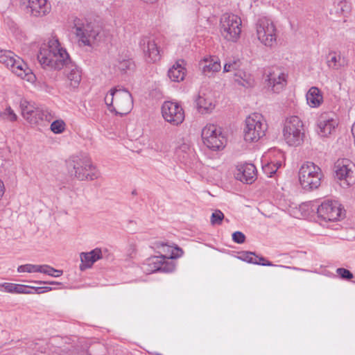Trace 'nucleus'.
I'll use <instances>...</instances> for the list:
<instances>
[{
  "instance_id": "f257e3e1",
  "label": "nucleus",
  "mask_w": 355,
  "mask_h": 355,
  "mask_svg": "<svg viewBox=\"0 0 355 355\" xmlns=\"http://www.w3.org/2000/svg\"><path fill=\"white\" fill-rule=\"evenodd\" d=\"M37 60L43 68L49 67L60 70L72 64L69 54L60 46L58 39H52L48 46L41 47L37 54Z\"/></svg>"
},
{
  "instance_id": "f03ea898",
  "label": "nucleus",
  "mask_w": 355,
  "mask_h": 355,
  "mask_svg": "<svg viewBox=\"0 0 355 355\" xmlns=\"http://www.w3.org/2000/svg\"><path fill=\"white\" fill-rule=\"evenodd\" d=\"M66 165L69 176L79 181H92L100 175L91 158L85 153L71 156L66 161Z\"/></svg>"
},
{
  "instance_id": "7ed1b4c3",
  "label": "nucleus",
  "mask_w": 355,
  "mask_h": 355,
  "mask_svg": "<svg viewBox=\"0 0 355 355\" xmlns=\"http://www.w3.org/2000/svg\"><path fill=\"white\" fill-rule=\"evenodd\" d=\"M298 175L300 185L306 191L319 188L323 178L321 168L311 162H307L301 166Z\"/></svg>"
},
{
  "instance_id": "20e7f679",
  "label": "nucleus",
  "mask_w": 355,
  "mask_h": 355,
  "mask_svg": "<svg viewBox=\"0 0 355 355\" xmlns=\"http://www.w3.org/2000/svg\"><path fill=\"white\" fill-rule=\"evenodd\" d=\"M245 123L243 137L245 141L256 142L265 136L268 125L261 114L254 113L250 115Z\"/></svg>"
},
{
  "instance_id": "39448f33",
  "label": "nucleus",
  "mask_w": 355,
  "mask_h": 355,
  "mask_svg": "<svg viewBox=\"0 0 355 355\" xmlns=\"http://www.w3.org/2000/svg\"><path fill=\"white\" fill-rule=\"evenodd\" d=\"M283 135L289 146H297L304 139V125L297 116L286 118L284 122Z\"/></svg>"
},
{
  "instance_id": "423d86ee",
  "label": "nucleus",
  "mask_w": 355,
  "mask_h": 355,
  "mask_svg": "<svg viewBox=\"0 0 355 355\" xmlns=\"http://www.w3.org/2000/svg\"><path fill=\"white\" fill-rule=\"evenodd\" d=\"M241 19L233 14L225 13L220 21V31L227 41L236 42L241 32Z\"/></svg>"
},
{
  "instance_id": "0eeeda50",
  "label": "nucleus",
  "mask_w": 355,
  "mask_h": 355,
  "mask_svg": "<svg viewBox=\"0 0 355 355\" xmlns=\"http://www.w3.org/2000/svg\"><path fill=\"white\" fill-rule=\"evenodd\" d=\"M76 34L85 46H91L99 35L101 28L95 22L76 18L74 20Z\"/></svg>"
},
{
  "instance_id": "6e6552de",
  "label": "nucleus",
  "mask_w": 355,
  "mask_h": 355,
  "mask_svg": "<svg viewBox=\"0 0 355 355\" xmlns=\"http://www.w3.org/2000/svg\"><path fill=\"white\" fill-rule=\"evenodd\" d=\"M161 110L164 119L172 125L178 126L184 120V111L177 102L165 101Z\"/></svg>"
},
{
  "instance_id": "1a4fd4ad",
  "label": "nucleus",
  "mask_w": 355,
  "mask_h": 355,
  "mask_svg": "<svg viewBox=\"0 0 355 355\" xmlns=\"http://www.w3.org/2000/svg\"><path fill=\"white\" fill-rule=\"evenodd\" d=\"M257 34L259 40L266 46H272L276 42V28L269 19L261 18L258 20Z\"/></svg>"
},
{
  "instance_id": "9d476101",
  "label": "nucleus",
  "mask_w": 355,
  "mask_h": 355,
  "mask_svg": "<svg viewBox=\"0 0 355 355\" xmlns=\"http://www.w3.org/2000/svg\"><path fill=\"white\" fill-rule=\"evenodd\" d=\"M132 107L133 99L130 92L125 88L115 87V114L125 115L130 112Z\"/></svg>"
},
{
  "instance_id": "9b49d317",
  "label": "nucleus",
  "mask_w": 355,
  "mask_h": 355,
  "mask_svg": "<svg viewBox=\"0 0 355 355\" xmlns=\"http://www.w3.org/2000/svg\"><path fill=\"white\" fill-rule=\"evenodd\" d=\"M142 50L145 59L148 62H155L160 60L161 54L155 40L151 37H142L139 43Z\"/></svg>"
},
{
  "instance_id": "f8f14e48",
  "label": "nucleus",
  "mask_w": 355,
  "mask_h": 355,
  "mask_svg": "<svg viewBox=\"0 0 355 355\" xmlns=\"http://www.w3.org/2000/svg\"><path fill=\"white\" fill-rule=\"evenodd\" d=\"M317 213L324 220L335 221L341 217L342 209L337 202L327 200L321 203Z\"/></svg>"
},
{
  "instance_id": "ddd939ff",
  "label": "nucleus",
  "mask_w": 355,
  "mask_h": 355,
  "mask_svg": "<svg viewBox=\"0 0 355 355\" xmlns=\"http://www.w3.org/2000/svg\"><path fill=\"white\" fill-rule=\"evenodd\" d=\"M268 85L275 93H279L286 85V75L278 68L270 69L266 72Z\"/></svg>"
},
{
  "instance_id": "4468645a",
  "label": "nucleus",
  "mask_w": 355,
  "mask_h": 355,
  "mask_svg": "<svg viewBox=\"0 0 355 355\" xmlns=\"http://www.w3.org/2000/svg\"><path fill=\"white\" fill-rule=\"evenodd\" d=\"M349 166V160L347 159H338L334 164L336 177L340 180H345L347 186L354 181V172Z\"/></svg>"
},
{
  "instance_id": "2eb2a0df",
  "label": "nucleus",
  "mask_w": 355,
  "mask_h": 355,
  "mask_svg": "<svg viewBox=\"0 0 355 355\" xmlns=\"http://www.w3.org/2000/svg\"><path fill=\"white\" fill-rule=\"evenodd\" d=\"M17 76L21 77L30 83H34L36 80L35 75L32 72L31 69L28 67L27 64L24 62L19 57H17L15 63L9 68Z\"/></svg>"
},
{
  "instance_id": "dca6fc26",
  "label": "nucleus",
  "mask_w": 355,
  "mask_h": 355,
  "mask_svg": "<svg viewBox=\"0 0 355 355\" xmlns=\"http://www.w3.org/2000/svg\"><path fill=\"white\" fill-rule=\"evenodd\" d=\"M27 12L34 17H42L51 10V5L47 0H28Z\"/></svg>"
},
{
  "instance_id": "f3484780",
  "label": "nucleus",
  "mask_w": 355,
  "mask_h": 355,
  "mask_svg": "<svg viewBox=\"0 0 355 355\" xmlns=\"http://www.w3.org/2000/svg\"><path fill=\"white\" fill-rule=\"evenodd\" d=\"M338 125V121L329 116L327 114H322L318 121V133L321 137H327L331 134Z\"/></svg>"
},
{
  "instance_id": "a211bd4d",
  "label": "nucleus",
  "mask_w": 355,
  "mask_h": 355,
  "mask_svg": "<svg viewBox=\"0 0 355 355\" xmlns=\"http://www.w3.org/2000/svg\"><path fill=\"white\" fill-rule=\"evenodd\" d=\"M80 257L81 260L80 269L83 271L92 267L94 262L102 259V251L100 248H95L89 252H81Z\"/></svg>"
},
{
  "instance_id": "6ab92c4d",
  "label": "nucleus",
  "mask_w": 355,
  "mask_h": 355,
  "mask_svg": "<svg viewBox=\"0 0 355 355\" xmlns=\"http://www.w3.org/2000/svg\"><path fill=\"white\" fill-rule=\"evenodd\" d=\"M256 167L252 164H245L238 168L236 173L237 180L246 182L252 183L255 180Z\"/></svg>"
},
{
  "instance_id": "aec40b11",
  "label": "nucleus",
  "mask_w": 355,
  "mask_h": 355,
  "mask_svg": "<svg viewBox=\"0 0 355 355\" xmlns=\"http://www.w3.org/2000/svg\"><path fill=\"white\" fill-rule=\"evenodd\" d=\"M64 73L69 82V85L72 88H77L80 83L82 72L80 69L74 63L67 65L64 69Z\"/></svg>"
},
{
  "instance_id": "412c9836",
  "label": "nucleus",
  "mask_w": 355,
  "mask_h": 355,
  "mask_svg": "<svg viewBox=\"0 0 355 355\" xmlns=\"http://www.w3.org/2000/svg\"><path fill=\"white\" fill-rule=\"evenodd\" d=\"M53 118V116L49 111L36 107L31 115L27 116L26 121L32 125H37L44 121L50 122Z\"/></svg>"
},
{
  "instance_id": "4be33fe9",
  "label": "nucleus",
  "mask_w": 355,
  "mask_h": 355,
  "mask_svg": "<svg viewBox=\"0 0 355 355\" xmlns=\"http://www.w3.org/2000/svg\"><path fill=\"white\" fill-rule=\"evenodd\" d=\"M183 60H179L169 69L168 76L172 81L180 82L184 80L186 72Z\"/></svg>"
},
{
  "instance_id": "5701e85b",
  "label": "nucleus",
  "mask_w": 355,
  "mask_h": 355,
  "mask_svg": "<svg viewBox=\"0 0 355 355\" xmlns=\"http://www.w3.org/2000/svg\"><path fill=\"white\" fill-rule=\"evenodd\" d=\"M166 259V256L152 257L146 260L142 265L143 270L148 274L159 272L162 265V261Z\"/></svg>"
},
{
  "instance_id": "b1692460",
  "label": "nucleus",
  "mask_w": 355,
  "mask_h": 355,
  "mask_svg": "<svg viewBox=\"0 0 355 355\" xmlns=\"http://www.w3.org/2000/svg\"><path fill=\"white\" fill-rule=\"evenodd\" d=\"M307 103L312 107H317L323 101V97L320 90L316 87L309 89L306 95Z\"/></svg>"
},
{
  "instance_id": "393cba45",
  "label": "nucleus",
  "mask_w": 355,
  "mask_h": 355,
  "mask_svg": "<svg viewBox=\"0 0 355 355\" xmlns=\"http://www.w3.org/2000/svg\"><path fill=\"white\" fill-rule=\"evenodd\" d=\"M220 69V62L217 58H211L210 60L207 59L204 60L202 71L205 76H211L214 73L219 71Z\"/></svg>"
},
{
  "instance_id": "a878e982",
  "label": "nucleus",
  "mask_w": 355,
  "mask_h": 355,
  "mask_svg": "<svg viewBox=\"0 0 355 355\" xmlns=\"http://www.w3.org/2000/svg\"><path fill=\"white\" fill-rule=\"evenodd\" d=\"M195 102L198 112L201 114L209 113L215 107L212 100L205 97V96L198 95Z\"/></svg>"
},
{
  "instance_id": "bb28decb",
  "label": "nucleus",
  "mask_w": 355,
  "mask_h": 355,
  "mask_svg": "<svg viewBox=\"0 0 355 355\" xmlns=\"http://www.w3.org/2000/svg\"><path fill=\"white\" fill-rule=\"evenodd\" d=\"M226 138L222 133L203 141L204 144L212 150H218L225 147Z\"/></svg>"
},
{
  "instance_id": "cd10ccee",
  "label": "nucleus",
  "mask_w": 355,
  "mask_h": 355,
  "mask_svg": "<svg viewBox=\"0 0 355 355\" xmlns=\"http://www.w3.org/2000/svg\"><path fill=\"white\" fill-rule=\"evenodd\" d=\"M351 3L347 0H334L331 13L346 15L351 10Z\"/></svg>"
},
{
  "instance_id": "c85d7f7f",
  "label": "nucleus",
  "mask_w": 355,
  "mask_h": 355,
  "mask_svg": "<svg viewBox=\"0 0 355 355\" xmlns=\"http://www.w3.org/2000/svg\"><path fill=\"white\" fill-rule=\"evenodd\" d=\"M4 288L5 291L8 293H24L30 294L33 293L30 291L31 287L25 285L15 284L12 283H3L1 285Z\"/></svg>"
},
{
  "instance_id": "c756f323",
  "label": "nucleus",
  "mask_w": 355,
  "mask_h": 355,
  "mask_svg": "<svg viewBox=\"0 0 355 355\" xmlns=\"http://www.w3.org/2000/svg\"><path fill=\"white\" fill-rule=\"evenodd\" d=\"M256 254L254 252L244 251L241 253L239 259L250 263L261 265L264 266H275L272 262H257L255 259Z\"/></svg>"
},
{
  "instance_id": "7c9ffc66",
  "label": "nucleus",
  "mask_w": 355,
  "mask_h": 355,
  "mask_svg": "<svg viewBox=\"0 0 355 355\" xmlns=\"http://www.w3.org/2000/svg\"><path fill=\"white\" fill-rule=\"evenodd\" d=\"M17 57V56L12 51L0 50V62L8 68H10L11 65L14 64L15 60Z\"/></svg>"
},
{
  "instance_id": "2f4dec72",
  "label": "nucleus",
  "mask_w": 355,
  "mask_h": 355,
  "mask_svg": "<svg viewBox=\"0 0 355 355\" xmlns=\"http://www.w3.org/2000/svg\"><path fill=\"white\" fill-rule=\"evenodd\" d=\"M218 133H222L221 129L216 125H207L202 130V141L207 140L211 137L218 135Z\"/></svg>"
},
{
  "instance_id": "473e14b6",
  "label": "nucleus",
  "mask_w": 355,
  "mask_h": 355,
  "mask_svg": "<svg viewBox=\"0 0 355 355\" xmlns=\"http://www.w3.org/2000/svg\"><path fill=\"white\" fill-rule=\"evenodd\" d=\"M19 107L21 109V115L26 120L27 119V116H31V113L36 108L31 103L27 101L25 99H21L20 101Z\"/></svg>"
},
{
  "instance_id": "72a5a7b5",
  "label": "nucleus",
  "mask_w": 355,
  "mask_h": 355,
  "mask_svg": "<svg viewBox=\"0 0 355 355\" xmlns=\"http://www.w3.org/2000/svg\"><path fill=\"white\" fill-rule=\"evenodd\" d=\"M117 67L121 71L126 72L128 70H132L135 64L134 61L130 58H119Z\"/></svg>"
},
{
  "instance_id": "f704fd0d",
  "label": "nucleus",
  "mask_w": 355,
  "mask_h": 355,
  "mask_svg": "<svg viewBox=\"0 0 355 355\" xmlns=\"http://www.w3.org/2000/svg\"><path fill=\"white\" fill-rule=\"evenodd\" d=\"M340 55H337L336 52H330L327 55V63L329 68L337 69L340 64Z\"/></svg>"
},
{
  "instance_id": "c9c22d12",
  "label": "nucleus",
  "mask_w": 355,
  "mask_h": 355,
  "mask_svg": "<svg viewBox=\"0 0 355 355\" xmlns=\"http://www.w3.org/2000/svg\"><path fill=\"white\" fill-rule=\"evenodd\" d=\"M105 102L111 112L115 111V87L111 89L105 97Z\"/></svg>"
},
{
  "instance_id": "e433bc0d",
  "label": "nucleus",
  "mask_w": 355,
  "mask_h": 355,
  "mask_svg": "<svg viewBox=\"0 0 355 355\" xmlns=\"http://www.w3.org/2000/svg\"><path fill=\"white\" fill-rule=\"evenodd\" d=\"M41 267L42 268H40V272L48 275L49 276L58 277L61 276L63 273L62 270L55 269L49 265H41Z\"/></svg>"
},
{
  "instance_id": "4c0bfd02",
  "label": "nucleus",
  "mask_w": 355,
  "mask_h": 355,
  "mask_svg": "<svg viewBox=\"0 0 355 355\" xmlns=\"http://www.w3.org/2000/svg\"><path fill=\"white\" fill-rule=\"evenodd\" d=\"M41 265L25 264L17 268L18 272H40Z\"/></svg>"
},
{
  "instance_id": "58836bf2",
  "label": "nucleus",
  "mask_w": 355,
  "mask_h": 355,
  "mask_svg": "<svg viewBox=\"0 0 355 355\" xmlns=\"http://www.w3.org/2000/svg\"><path fill=\"white\" fill-rule=\"evenodd\" d=\"M162 265L159 272H171L175 269L174 263L170 260V258L166 257V259L162 261Z\"/></svg>"
},
{
  "instance_id": "ea45409f",
  "label": "nucleus",
  "mask_w": 355,
  "mask_h": 355,
  "mask_svg": "<svg viewBox=\"0 0 355 355\" xmlns=\"http://www.w3.org/2000/svg\"><path fill=\"white\" fill-rule=\"evenodd\" d=\"M6 119L10 121H17V116L10 107H8L4 112H0V121Z\"/></svg>"
},
{
  "instance_id": "a19ab883",
  "label": "nucleus",
  "mask_w": 355,
  "mask_h": 355,
  "mask_svg": "<svg viewBox=\"0 0 355 355\" xmlns=\"http://www.w3.org/2000/svg\"><path fill=\"white\" fill-rule=\"evenodd\" d=\"M65 129V123L62 120H55L51 124V130L55 134H60Z\"/></svg>"
},
{
  "instance_id": "79ce46f5",
  "label": "nucleus",
  "mask_w": 355,
  "mask_h": 355,
  "mask_svg": "<svg viewBox=\"0 0 355 355\" xmlns=\"http://www.w3.org/2000/svg\"><path fill=\"white\" fill-rule=\"evenodd\" d=\"M241 66L240 60H230L228 62H226L223 67L224 72H229L232 71H236L239 69Z\"/></svg>"
},
{
  "instance_id": "37998d69",
  "label": "nucleus",
  "mask_w": 355,
  "mask_h": 355,
  "mask_svg": "<svg viewBox=\"0 0 355 355\" xmlns=\"http://www.w3.org/2000/svg\"><path fill=\"white\" fill-rule=\"evenodd\" d=\"M235 80L243 87H249L251 85L250 81L246 78L247 75L245 72L239 71L235 73Z\"/></svg>"
},
{
  "instance_id": "c03bdc74",
  "label": "nucleus",
  "mask_w": 355,
  "mask_h": 355,
  "mask_svg": "<svg viewBox=\"0 0 355 355\" xmlns=\"http://www.w3.org/2000/svg\"><path fill=\"white\" fill-rule=\"evenodd\" d=\"M224 218V214L220 210H216L211 216V223L214 225H220Z\"/></svg>"
},
{
  "instance_id": "a18cd8bd",
  "label": "nucleus",
  "mask_w": 355,
  "mask_h": 355,
  "mask_svg": "<svg viewBox=\"0 0 355 355\" xmlns=\"http://www.w3.org/2000/svg\"><path fill=\"white\" fill-rule=\"evenodd\" d=\"M337 275L344 280H350L354 277L351 271L344 268H338L336 269Z\"/></svg>"
},
{
  "instance_id": "49530a36",
  "label": "nucleus",
  "mask_w": 355,
  "mask_h": 355,
  "mask_svg": "<svg viewBox=\"0 0 355 355\" xmlns=\"http://www.w3.org/2000/svg\"><path fill=\"white\" fill-rule=\"evenodd\" d=\"M278 170V166H276L275 163H268L263 166V173L267 175L268 177H272Z\"/></svg>"
},
{
  "instance_id": "de8ad7c7",
  "label": "nucleus",
  "mask_w": 355,
  "mask_h": 355,
  "mask_svg": "<svg viewBox=\"0 0 355 355\" xmlns=\"http://www.w3.org/2000/svg\"><path fill=\"white\" fill-rule=\"evenodd\" d=\"M232 240L236 243L241 244L245 242V236L241 232L236 231L232 234Z\"/></svg>"
},
{
  "instance_id": "09e8293b",
  "label": "nucleus",
  "mask_w": 355,
  "mask_h": 355,
  "mask_svg": "<svg viewBox=\"0 0 355 355\" xmlns=\"http://www.w3.org/2000/svg\"><path fill=\"white\" fill-rule=\"evenodd\" d=\"M184 252L182 248L178 246L175 247L174 250L172 251L171 258V259H177L182 256Z\"/></svg>"
},
{
  "instance_id": "8fccbe9b",
  "label": "nucleus",
  "mask_w": 355,
  "mask_h": 355,
  "mask_svg": "<svg viewBox=\"0 0 355 355\" xmlns=\"http://www.w3.org/2000/svg\"><path fill=\"white\" fill-rule=\"evenodd\" d=\"M35 290V293L37 294L44 293L52 290V288L50 286H40V287H31Z\"/></svg>"
},
{
  "instance_id": "3c124183",
  "label": "nucleus",
  "mask_w": 355,
  "mask_h": 355,
  "mask_svg": "<svg viewBox=\"0 0 355 355\" xmlns=\"http://www.w3.org/2000/svg\"><path fill=\"white\" fill-rule=\"evenodd\" d=\"M37 283L40 284H51V285H60V284H61V283L57 282H42V281H40V282H37Z\"/></svg>"
},
{
  "instance_id": "603ef678",
  "label": "nucleus",
  "mask_w": 355,
  "mask_h": 355,
  "mask_svg": "<svg viewBox=\"0 0 355 355\" xmlns=\"http://www.w3.org/2000/svg\"><path fill=\"white\" fill-rule=\"evenodd\" d=\"M255 259H256V260L259 259V261H257V262H270L269 261H268L263 257H259V256H258L257 254L255 256Z\"/></svg>"
},
{
  "instance_id": "864d4df0",
  "label": "nucleus",
  "mask_w": 355,
  "mask_h": 355,
  "mask_svg": "<svg viewBox=\"0 0 355 355\" xmlns=\"http://www.w3.org/2000/svg\"><path fill=\"white\" fill-rule=\"evenodd\" d=\"M276 165V166H278V168L281 166V163L279 162H277L276 164H275Z\"/></svg>"
},
{
  "instance_id": "5fc2aeb1",
  "label": "nucleus",
  "mask_w": 355,
  "mask_h": 355,
  "mask_svg": "<svg viewBox=\"0 0 355 355\" xmlns=\"http://www.w3.org/2000/svg\"><path fill=\"white\" fill-rule=\"evenodd\" d=\"M132 195H136V194H137V191H136V190H133V191H132Z\"/></svg>"
},
{
  "instance_id": "6e6d98bb",
  "label": "nucleus",
  "mask_w": 355,
  "mask_h": 355,
  "mask_svg": "<svg viewBox=\"0 0 355 355\" xmlns=\"http://www.w3.org/2000/svg\"><path fill=\"white\" fill-rule=\"evenodd\" d=\"M279 266V267H283V266H282V265H279V266ZM284 268H286V266H284Z\"/></svg>"
},
{
  "instance_id": "4d7b16f0",
  "label": "nucleus",
  "mask_w": 355,
  "mask_h": 355,
  "mask_svg": "<svg viewBox=\"0 0 355 355\" xmlns=\"http://www.w3.org/2000/svg\"><path fill=\"white\" fill-rule=\"evenodd\" d=\"M156 355H162V354H159V353H157V354H156Z\"/></svg>"
},
{
  "instance_id": "13d9d810",
  "label": "nucleus",
  "mask_w": 355,
  "mask_h": 355,
  "mask_svg": "<svg viewBox=\"0 0 355 355\" xmlns=\"http://www.w3.org/2000/svg\"><path fill=\"white\" fill-rule=\"evenodd\" d=\"M353 282L355 283V281H354Z\"/></svg>"
}]
</instances>
